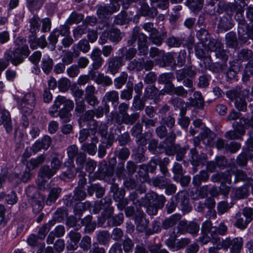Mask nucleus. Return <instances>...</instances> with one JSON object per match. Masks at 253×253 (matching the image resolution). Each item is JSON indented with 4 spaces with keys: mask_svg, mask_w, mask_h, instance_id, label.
Returning a JSON list of instances; mask_svg holds the SVG:
<instances>
[{
    "mask_svg": "<svg viewBox=\"0 0 253 253\" xmlns=\"http://www.w3.org/2000/svg\"><path fill=\"white\" fill-rule=\"evenodd\" d=\"M232 125L234 129L227 131L225 134V137L230 140L240 139L245 133V128L240 125L239 121L234 122Z\"/></svg>",
    "mask_w": 253,
    "mask_h": 253,
    "instance_id": "20",
    "label": "nucleus"
},
{
    "mask_svg": "<svg viewBox=\"0 0 253 253\" xmlns=\"http://www.w3.org/2000/svg\"><path fill=\"white\" fill-rule=\"evenodd\" d=\"M230 68L225 73L227 78L229 79H233L235 78L237 72L240 70V65L237 62H230Z\"/></svg>",
    "mask_w": 253,
    "mask_h": 253,
    "instance_id": "45",
    "label": "nucleus"
},
{
    "mask_svg": "<svg viewBox=\"0 0 253 253\" xmlns=\"http://www.w3.org/2000/svg\"><path fill=\"white\" fill-rule=\"evenodd\" d=\"M140 7L139 14L140 15L149 18H154L158 14V10L155 7L150 8L144 0H140Z\"/></svg>",
    "mask_w": 253,
    "mask_h": 253,
    "instance_id": "23",
    "label": "nucleus"
},
{
    "mask_svg": "<svg viewBox=\"0 0 253 253\" xmlns=\"http://www.w3.org/2000/svg\"><path fill=\"white\" fill-rule=\"evenodd\" d=\"M243 10L236 12L234 18L238 23V33L239 39L242 43H245L248 39L253 40V24L250 26L247 24L243 17Z\"/></svg>",
    "mask_w": 253,
    "mask_h": 253,
    "instance_id": "5",
    "label": "nucleus"
},
{
    "mask_svg": "<svg viewBox=\"0 0 253 253\" xmlns=\"http://www.w3.org/2000/svg\"><path fill=\"white\" fill-rule=\"evenodd\" d=\"M40 18L36 15L30 19V31L32 34H36V32L39 31L40 26Z\"/></svg>",
    "mask_w": 253,
    "mask_h": 253,
    "instance_id": "52",
    "label": "nucleus"
},
{
    "mask_svg": "<svg viewBox=\"0 0 253 253\" xmlns=\"http://www.w3.org/2000/svg\"><path fill=\"white\" fill-rule=\"evenodd\" d=\"M222 46L220 43L216 42L213 46H210V50L214 52L217 58L226 61L227 60V55Z\"/></svg>",
    "mask_w": 253,
    "mask_h": 253,
    "instance_id": "33",
    "label": "nucleus"
},
{
    "mask_svg": "<svg viewBox=\"0 0 253 253\" xmlns=\"http://www.w3.org/2000/svg\"><path fill=\"white\" fill-rule=\"evenodd\" d=\"M207 6L211 15H216L222 12V4L221 2H218V0H210Z\"/></svg>",
    "mask_w": 253,
    "mask_h": 253,
    "instance_id": "31",
    "label": "nucleus"
},
{
    "mask_svg": "<svg viewBox=\"0 0 253 253\" xmlns=\"http://www.w3.org/2000/svg\"><path fill=\"white\" fill-rule=\"evenodd\" d=\"M89 49L90 45L86 40L80 41L77 44L73 45L72 47L73 53L77 56H79L80 51L86 53L89 51Z\"/></svg>",
    "mask_w": 253,
    "mask_h": 253,
    "instance_id": "30",
    "label": "nucleus"
},
{
    "mask_svg": "<svg viewBox=\"0 0 253 253\" xmlns=\"http://www.w3.org/2000/svg\"><path fill=\"white\" fill-rule=\"evenodd\" d=\"M150 56L154 58L156 61H158L163 57L164 52L160 50L158 48L152 47L150 49Z\"/></svg>",
    "mask_w": 253,
    "mask_h": 253,
    "instance_id": "61",
    "label": "nucleus"
},
{
    "mask_svg": "<svg viewBox=\"0 0 253 253\" xmlns=\"http://www.w3.org/2000/svg\"><path fill=\"white\" fill-rule=\"evenodd\" d=\"M243 217L246 218L245 221H251L253 219V209L250 208H246L242 212H239L236 213L235 218L236 221H243Z\"/></svg>",
    "mask_w": 253,
    "mask_h": 253,
    "instance_id": "34",
    "label": "nucleus"
},
{
    "mask_svg": "<svg viewBox=\"0 0 253 253\" xmlns=\"http://www.w3.org/2000/svg\"><path fill=\"white\" fill-rule=\"evenodd\" d=\"M137 230L142 232H146L147 234H151L160 231L161 222H136Z\"/></svg>",
    "mask_w": 253,
    "mask_h": 253,
    "instance_id": "17",
    "label": "nucleus"
},
{
    "mask_svg": "<svg viewBox=\"0 0 253 253\" xmlns=\"http://www.w3.org/2000/svg\"><path fill=\"white\" fill-rule=\"evenodd\" d=\"M227 96L231 100L235 99V106L239 111L245 112L247 110V103L246 101L238 97V92L235 90H228L226 92Z\"/></svg>",
    "mask_w": 253,
    "mask_h": 253,
    "instance_id": "21",
    "label": "nucleus"
},
{
    "mask_svg": "<svg viewBox=\"0 0 253 253\" xmlns=\"http://www.w3.org/2000/svg\"><path fill=\"white\" fill-rule=\"evenodd\" d=\"M139 28L135 27L133 30V34L128 41L130 45H133L138 38V54L146 55L147 54L148 46L147 44V37L142 33H139Z\"/></svg>",
    "mask_w": 253,
    "mask_h": 253,
    "instance_id": "9",
    "label": "nucleus"
},
{
    "mask_svg": "<svg viewBox=\"0 0 253 253\" xmlns=\"http://www.w3.org/2000/svg\"><path fill=\"white\" fill-rule=\"evenodd\" d=\"M209 178V175L206 171L203 170L193 178L192 183L195 186H199L202 182L206 181Z\"/></svg>",
    "mask_w": 253,
    "mask_h": 253,
    "instance_id": "50",
    "label": "nucleus"
},
{
    "mask_svg": "<svg viewBox=\"0 0 253 253\" xmlns=\"http://www.w3.org/2000/svg\"><path fill=\"white\" fill-rule=\"evenodd\" d=\"M139 115L138 113H134L131 115H129L127 113L120 116L121 120H119L118 123L121 124L122 123L126 125H132L139 118Z\"/></svg>",
    "mask_w": 253,
    "mask_h": 253,
    "instance_id": "40",
    "label": "nucleus"
},
{
    "mask_svg": "<svg viewBox=\"0 0 253 253\" xmlns=\"http://www.w3.org/2000/svg\"><path fill=\"white\" fill-rule=\"evenodd\" d=\"M220 243L221 244H218V248H223L227 250L230 248L232 253H239L243 246V239L239 237L232 240L229 238L223 240L220 238Z\"/></svg>",
    "mask_w": 253,
    "mask_h": 253,
    "instance_id": "12",
    "label": "nucleus"
},
{
    "mask_svg": "<svg viewBox=\"0 0 253 253\" xmlns=\"http://www.w3.org/2000/svg\"><path fill=\"white\" fill-rule=\"evenodd\" d=\"M120 9V5L115 3L111 5H104L99 6L97 10V13L99 16H104L109 14H111L113 12L118 11Z\"/></svg>",
    "mask_w": 253,
    "mask_h": 253,
    "instance_id": "28",
    "label": "nucleus"
},
{
    "mask_svg": "<svg viewBox=\"0 0 253 253\" xmlns=\"http://www.w3.org/2000/svg\"><path fill=\"white\" fill-rule=\"evenodd\" d=\"M160 92L154 85H149L145 90V98H151L158 99L159 97Z\"/></svg>",
    "mask_w": 253,
    "mask_h": 253,
    "instance_id": "48",
    "label": "nucleus"
},
{
    "mask_svg": "<svg viewBox=\"0 0 253 253\" xmlns=\"http://www.w3.org/2000/svg\"><path fill=\"white\" fill-rule=\"evenodd\" d=\"M3 124L7 133H9L12 130V126L10 115L8 111L0 109V126Z\"/></svg>",
    "mask_w": 253,
    "mask_h": 253,
    "instance_id": "24",
    "label": "nucleus"
},
{
    "mask_svg": "<svg viewBox=\"0 0 253 253\" xmlns=\"http://www.w3.org/2000/svg\"><path fill=\"white\" fill-rule=\"evenodd\" d=\"M98 125L96 129H90L92 133L96 134V131L98 130V133L102 137H106L108 133V126L106 123L98 122Z\"/></svg>",
    "mask_w": 253,
    "mask_h": 253,
    "instance_id": "55",
    "label": "nucleus"
},
{
    "mask_svg": "<svg viewBox=\"0 0 253 253\" xmlns=\"http://www.w3.org/2000/svg\"><path fill=\"white\" fill-rule=\"evenodd\" d=\"M71 82L70 80L66 78H63L58 81V88L60 91L65 92L70 87Z\"/></svg>",
    "mask_w": 253,
    "mask_h": 253,
    "instance_id": "64",
    "label": "nucleus"
},
{
    "mask_svg": "<svg viewBox=\"0 0 253 253\" xmlns=\"http://www.w3.org/2000/svg\"><path fill=\"white\" fill-rule=\"evenodd\" d=\"M55 173L48 166H44L39 170L38 173L39 177H46L50 178Z\"/></svg>",
    "mask_w": 253,
    "mask_h": 253,
    "instance_id": "54",
    "label": "nucleus"
},
{
    "mask_svg": "<svg viewBox=\"0 0 253 253\" xmlns=\"http://www.w3.org/2000/svg\"><path fill=\"white\" fill-rule=\"evenodd\" d=\"M249 186L244 185L243 186L233 189L231 194L237 199H241L246 198L248 195Z\"/></svg>",
    "mask_w": 253,
    "mask_h": 253,
    "instance_id": "36",
    "label": "nucleus"
},
{
    "mask_svg": "<svg viewBox=\"0 0 253 253\" xmlns=\"http://www.w3.org/2000/svg\"><path fill=\"white\" fill-rule=\"evenodd\" d=\"M174 140H172V148L173 155L176 154V160L178 161H181L184 158L186 154L187 149L185 148H182L178 145L174 146Z\"/></svg>",
    "mask_w": 253,
    "mask_h": 253,
    "instance_id": "49",
    "label": "nucleus"
},
{
    "mask_svg": "<svg viewBox=\"0 0 253 253\" xmlns=\"http://www.w3.org/2000/svg\"><path fill=\"white\" fill-rule=\"evenodd\" d=\"M174 139V135L171 133L170 134L169 137L166 138L159 145L157 140L152 139L149 142L148 149L151 152H152L155 154L162 153L165 152L166 155H172V140Z\"/></svg>",
    "mask_w": 253,
    "mask_h": 253,
    "instance_id": "6",
    "label": "nucleus"
},
{
    "mask_svg": "<svg viewBox=\"0 0 253 253\" xmlns=\"http://www.w3.org/2000/svg\"><path fill=\"white\" fill-rule=\"evenodd\" d=\"M122 65V59L121 57H115L108 60V72L112 75L118 72L119 69Z\"/></svg>",
    "mask_w": 253,
    "mask_h": 253,
    "instance_id": "29",
    "label": "nucleus"
},
{
    "mask_svg": "<svg viewBox=\"0 0 253 253\" xmlns=\"http://www.w3.org/2000/svg\"><path fill=\"white\" fill-rule=\"evenodd\" d=\"M95 113L93 110L86 111L80 118L79 124L80 127L85 126H89L90 129H96L98 125V122L94 120Z\"/></svg>",
    "mask_w": 253,
    "mask_h": 253,
    "instance_id": "15",
    "label": "nucleus"
},
{
    "mask_svg": "<svg viewBox=\"0 0 253 253\" xmlns=\"http://www.w3.org/2000/svg\"><path fill=\"white\" fill-rule=\"evenodd\" d=\"M83 203L75 207L74 212L75 217L71 216L68 218V213L66 209L64 208H59L57 210L53 215V221H62L66 220V221H78L81 219V216L82 215V211L81 208H83ZM49 221H52L49 220Z\"/></svg>",
    "mask_w": 253,
    "mask_h": 253,
    "instance_id": "7",
    "label": "nucleus"
},
{
    "mask_svg": "<svg viewBox=\"0 0 253 253\" xmlns=\"http://www.w3.org/2000/svg\"><path fill=\"white\" fill-rule=\"evenodd\" d=\"M127 74L125 72L121 73V75L114 80V84L116 88L120 89L125 84L127 79Z\"/></svg>",
    "mask_w": 253,
    "mask_h": 253,
    "instance_id": "60",
    "label": "nucleus"
},
{
    "mask_svg": "<svg viewBox=\"0 0 253 253\" xmlns=\"http://www.w3.org/2000/svg\"><path fill=\"white\" fill-rule=\"evenodd\" d=\"M74 107L73 101L65 97L58 95L53 104L49 108L48 112L53 117H60L64 122H69L72 116L71 111Z\"/></svg>",
    "mask_w": 253,
    "mask_h": 253,
    "instance_id": "1",
    "label": "nucleus"
},
{
    "mask_svg": "<svg viewBox=\"0 0 253 253\" xmlns=\"http://www.w3.org/2000/svg\"><path fill=\"white\" fill-rule=\"evenodd\" d=\"M0 200H4L8 204L14 205L18 201L16 193L14 191H11L8 193H0Z\"/></svg>",
    "mask_w": 253,
    "mask_h": 253,
    "instance_id": "35",
    "label": "nucleus"
},
{
    "mask_svg": "<svg viewBox=\"0 0 253 253\" xmlns=\"http://www.w3.org/2000/svg\"><path fill=\"white\" fill-rule=\"evenodd\" d=\"M139 95H135L134 97L132 107L134 108L135 110H141L144 108L145 106V98L143 97L142 99H140Z\"/></svg>",
    "mask_w": 253,
    "mask_h": 253,
    "instance_id": "58",
    "label": "nucleus"
},
{
    "mask_svg": "<svg viewBox=\"0 0 253 253\" xmlns=\"http://www.w3.org/2000/svg\"><path fill=\"white\" fill-rule=\"evenodd\" d=\"M227 44L232 47L235 48L238 46V42L236 39V34L233 32L226 34L225 36Z\"/></svg>",
    "mask_w": 253,
    "mask_h": 253,
    "instance_id": "56",
    "label": "nucleus"
},
{
    "mask_svg": "<svg viewBox=\"0 0 253 253\" xmlns=\"http://www.w3.org/2000/svg\"><path fill=\"white\" fill-rule=\"evenodd\" d=\"M59 36V33H57V31L53 30L51 32L48 37V41L49 42L48 48L51 51H53L55 49L56 44L58 42Z\"/></svg>",
    "mask_w": 253,
    "mask_h": 253,
    "instance_id": "51",
    "label": "nucleus"
},
{
    "mask_svg": "<svg viewBox=\"0 0 253 253\" xmlns=\"http://www.w3.org/2000/svg\"><path fill=\"white\" fill-rule=\"evenodd\" d=\"M18 109L23 114L30 115L33 112L36 104V97L33 93L26 94L21 99L15 98Z\"/></svg>",
    "mask_w": 253,
    "mask_h": 253,
    "instance_id": "8",
    "label": "nucleus"
},
{
    "mask_svg": "<svg viewBox=\"0 0 253 253\" xmlns=\"http://www.w3.org/2000/svg\"><path fill=\"white\" fill-rule=\"evenodd\" d=\"M109 33V40L112 42H118L121 41L122 37L119 30L114 28H111L108 30Z\"/></svg>",
    "mask_w": 253,
    "mask_h": 253,
    "instance_id": "57",
    "label": "nucleus"
},
{
    "mask_svg": "<svg viewBox=\"0 0 253 253\" xmlns=\"http://www.w3.org/2000/svg\"><path fill=\"white\" fill-rule=\"evenodd\" d=\"M195 75L194 71L191 68H187L179 70L176 74V79L178 82L183 81V85L189 88L188 90L189 92H192L195 90V88L193 87Z\"/></svg>",
    "mask_w": 253,
    "mask_h": 253,
    "instance_id": "11",
    "label": "nucleus"
},
{
    "mask_svg": "<svg viewBox=\"0 0 253 253\" xmlns=\"http://www.w3.org/2000/svg\"><path fill=\"white\" fill-rule=\"evenodd\" d=\"M190 155V161L191 164L194 167L198 166L200 164L204 165L206 161L207 155L205 154H202L199 156L195 148L191 149Z\"/></svg>",
    "mask_w": 253,
    "mask_h": 253,
    "instance_id": "25",
    "label": "nucleus"
},
{
    "mask_svg": "<svg viewBox=\"0 0 253 253\" xmlns=\"http://www.w3.org/2000/svg\"><path fill=\"white\" fill-rule=\"evenodd\" d=\"M231 172L226 171L225 172H219L212 175L211 179L213 182H220L219 191L221 194L227 197L230 191V187L226 183L230 184L231 182Z\"/></svg>",
    "mask_w": 253,
    "mask_h": 253,
    "instance_id": "10",
    "label": "nucleus"
},
{
    "mask_svg": "<svg viewBox=\"0 0 253 253\" xmlns=\"http://www.w3.org/2000/svg\"><path fill=\"white\" fill-rule=\"evenodd\" d=\"M183 42V40L180 38L171 37L169 38L167 41V43L170 47H179Z\"/></svg>",
    "mask_w": 253,
    "mask_h": 253,
    "instance_id": "63",
    "label": "nucleus"
},
{
    "mask_svg": "<svg viewBox=\"0 0 253 253\" xmlns=\"http://www.w3.org/2000/svg\"><path fill=\"white\" fill-rule=\"evenodd\" d=\"M90 143L84 142L82 146V149L89 155L94 156L97 151L96 144L99 141L98 138L95 133H92L90 135Z\"/></svg>",
    "mask_w": 253,
    "mask_h": 253,
    "instance_id": "22",
    "label": "nucleus"
},
{
    "mask_svg": "<svg viewBox=\"0 0 253 253\" xmlns=\"http://www.w3.org/2000/svg\"><path fill=\"white\" fill-rule=\"evenodd\" d=\"M214 137V134L208 128H205L198 137L194 139V145L197 147L202 141L205 145H209Z\"/></svg>",
    "mask_w": 253,
    "mask_h": 253,
    "instance_id": "19",
    "label": "nucleus"
},
{
    "mask_svg": "<svg viewBox=\"0 0 253 253\" xmlns=\"http://www.w3.org/2000/svg\"><path fill=\"white\" fill-rule=\"evenodd\" d=\"M170 181V179L164 176L157 177L153 180L154 185L161 189H164Z\"/></svg>",
    "mask_w": 253,
    "mask_h": 253,
    "instance_id": "59",
    "label": "nucleus"
},
{
    "mask_svg": "<svg viewBox=\"0 0 253 253\" xmlns=\"http://www.w3.org/2000/svg\"><path fill=\"white\" fill-rule=\"evenodd\" d=\"M103 100L112 102V105L116 107L119 102V93L115 90L108 91L105 93Z\"/></svg>",
    "mask_w": 253,
    "mask_h": 253,
    "instance_id": "42",
    "label": "nucleus"
},
{
    "mask_svg": "<svg viewBox=\"0 0 253 253\" xmlns=\"http://www.w3.org/2000/svg\"><path fill=\"white\" fill-rule=\"evenodd\" d=\"M45 1V0H28L27 7L32 13H34L41 9Z\"/></svg>",
    "mask_w": 253,
    "mask_h": 253,
    "instance_id": "44",
    "label": "nucleus"
},
{
    "mask_svg": "<svg viewBox=\"0 0 253 253\" xmlns=\"http://www.w3.org/2000/svg\"><path fill=\"white\" fill-rule=\"evenodd\" d=\"M177 203L184 213H188L191 211L192 207L190 206L189 199L187 197L185 196L182 197L179 194L177 197Z\"/></svg>",
    "mask_w": 253,
    "mask_h": 253,
    "instance_id": "38",
    "label": "nucleus"
},
{
    "mask_svg": "<svg viewBox=\"0 0 253 253\" xmlns=\"http://www.w3.org/2000/svg\"><path fill=\"white\" fill-rule=\"evenodd\" d=\"M125 212L128 217L133 216L135 221H143L144 219L145 220L143 211L139 208H136V211H134L133 207H127L125 210Z\"/></svg>",
    "mask_w": 253,
    "mask_h": 253,
    "instance_id": "27",
    "label": "nucleus"
},
{
    "mask_svg": "<svg viewBox=\"0 0 253 253\" xmlns=\"http://www.w3.org/2000/svg\"><path fill=\"white\" fill-rule=\"evenodd\" d=\"M25 42L24 38L18 37L14 41V44L17 47L13 51L5 53L4 57L7 58L12 65L17 66L21 64L29 55L30 51Z\"/></svg>",
    "mask_w": 253,
    "mask_h": 253,
    "instance_id": "3",
    "label": "nucleus"
},
{
    "mask_svg": "<svg viewBox=\"0 0 253 253\" xmlns=\"http://www.w3.org/2000/svg\"><path fill=\"white\" fill-rule=\"evenodd\" d=\"M179 222L178 224L173 228L172 233L173 238H175L178 234L188 232L191 234H196L199 230V225L196 222Z\"/></svg>",
    "mask_w": 253,
    "mask_h": 253,
    "instance_id": "13",
    "label": "nucleus"
},
{
    "mask_svg": "<svg viewBox=\"0 0 253 253\" xmlns=\"http://www.w3.org/2000/svg\"><path fill=\"white\" fill-rule=\"evenodd\" d=\"M196 36L200 42L198 43L202 45V47H205L210 50V46H213L216 43L214 40L210 39V36L208 31L205 29L201 28L196 34Z\"/></svg>",
    "mask_w": 253,
    "mask_h": 253,
    "instance_id": "18",
    "label": "nucleus"
},
{
    "mask_svg": "<svg viewBox=\"0 0 253 253\" xmlns=\"http://www.w3.org/2000/svg\"><path fill=\"white\" fill-rule=\"evenodd\" d=\"M112 192L113 193L114 199L116 201H121L125 196V191L119 189L118 185L113 184L111 187Z\"/></svg>",
    "mask_w": 253,
    "mask_h": 253,
    "instance_id": "53",
    "label": "nucleus"
},
{
    "mask_svg": "<svg viewBox=\"0 0 253 253\" xmlns=\"http://www.w3.org/2000/svg\"><path fill=\"white\" fill-rule=\"evenodd\" d=\"M112 200L110 197H105L104 198L96 201L94 205L93 211L96 214L101 209H104L101 213V217L98 219V221H123L124 214L122 212L119 213L115 216H112L113 208L110 207Z\"/></svg>",
    "mask_w": 253,
    "mask_h": 253,
    "instance_id": "2",
    "label": "nucleus"
},
{
    "mask_svg": "<svg viewBox=\"0 0 253 253\" xmlns=\"http://www.w3.org/2000/svg\"><path fill=\"white\" fill-rule=\"evenodd\" d=\"M61 192V189L58 187H54L51 189L47 197L46 203L50 206L54 203L59 197Z\"/></svg>",
    "mask_w": 253,
    "mask_h": 253,
    "instance_id": "43",
    "label": "nucleus"
},
{
    "mask_svg": "<svg viewBox=\"0 0 253 253\" xmlns=\"http://www.w3.org/2000/svg\"><path fill=\"white\" fill-rule=\"evenodd\" d=\"M53 67V60L48 55H44L41 62V68L44 73L48 74Z\"/></svg>",
    "mask_w": 253,
    "mask_h": 253,
    "instance_id": "37",
    "label": "nucleus"
},
{
    "mask_svg": "<svg viewBox=\"0 0 253 253\" xmlns=\"http://www.w3.org/2000/svg\"><path fill=\"white\" fill-rule=\"evenodd\" d=\"M44 160L42 156H40L36 159H31L29 162L27 163V167L28 169H34L39 165L42 164Z\"/></svg>",
    "mask_w": 253,
    "mask_h": 253,
    "instance_id": "62",
    "label": "nucleus"
},
{
    "mask_svg": "<svg viewBox=\"0 0 253 253\" xmlns=\"http://www.w3.org/2000/svg\"><path fill=\"white\" fill-rule=\"evenodd\" d=\"M157 165H159L158 156L153 157L147 165H140L138 171L139 176L142 177L143 179H146L148 171L153 172Z\"/></svg>",
    "mask_w": 253,
    "mask_h": 253,
    "instance_id": "16",
    "label": "nucleus"
},
{
    "mask_svg": "<svg viewBox=\"0 0 253 253\" xmlns=\"http://www.w3.org/2000/svg\"><path fill=\"white\" fill-rule=\"evenodd\" d=\"M67 167V170L62 172L59 175V177L61 180L68 181L75 176L76 174V170L74 166L73 165Z\"/></svg>",
    "mask_w": 253,
    "mask_h": 253,
    "instance_id": "41",
    "label": "nucleus"
},
{
    "mask_svg": "<svg viewBox=\"0 0 253 253\" xmlns=\"http://www.w3.org/2000/svg\"><path fill=\"white\" fill-rule=\"evenodd\" d=\"M227 230V226L222 222H221L218 227L213 226L211 222H203L202 227V231L205 233H210L211 234V237H209L210 241L213 235H216L217 237H219L218 234L220 235H225Z\"/></svg>",
    "mask_w": 253,
    "mask_h": 253,
    "instance_id": "14",
    "label": "nucleus"
},
{
    "mask_svg": "<svg viewBox=\"0 0 253 253\" xmlns=\"http://www.w3.org/2000/svg\"><path fill=\"white\" fill-rule=\"evenodd\" d=\"M185 4L194 12H197L202 9L204 0H186Z\"/></svg>",
    "mask_w": 253,
    "mask_h": 253,
    "instance_id": "39",
    "label": "nucleus"
},
{
    "mask_svg": "<svg viewBox=\"0 0 253 253\" xmlns=\"http://www.w3.org/2000/svg\"><path fill=\"white\" fill-rule=\"evenodd\" d=\"M45 198L41 195H39L38 198L35 197L32 201V206L34 212H37L41 211L44 205Z\"/></svg>",
    "mask_w": 253,
    "mask_h": 253,
    "instance_id": "46",
    "label": "nucleus"
},
{
    "mask_svg": "<svg viewBox=\"0 0 253 253\" xmlns=\"http://www.w3.org/2000/svg\"><path fill=\"white\" fill-rule=\"evenodd\" d=\"M68 236L70 238L71 242H67V249L69 251L76 250L78 247V243L81 238V234L80 233L71 231L68 234Z\"/></svg>",
    "mask_w": 253,
    "mask_h": 253,
    "instance_id": "26",
    "label": "nucleus"
},
{
    "mask_svg": "<svg viewBox=\"0 0 253 253\" xmlns=\"http://www.w3.org/2000/svg\"><path fill=\"white\" fill-rule=\"evenodd\" d=\"M95 83L100 85L109 86L113 83L112 79L108 76H104L103 74L98 73L95 79Z\"/></svg>",
    "mask_w": 253,
    "mask_h": 253,
    "instance_id": "47",
    "label": "nucleus"
},
{
    "mask_svg": "<svg viewBox=\"0 0 253 253\" xmlns=\"http://www.w3.org/2000/svg\"><path fill=\"white\" fill-rule=\"evenodd\" d=\"M166 201L163 195L159 196L155 192L146 194L144 198L142 199V206L146 209L149 215H155L159 209L162 208Z\"/></svg>",
    "mask_w": 253,
    "mask_h": 253,
    "instance_id": "4",
    "label": "nucleus"
},
{
    "mask_svg": "<svg viewBox=\"0 0 253 253\" xmlns=\"http://www.w3.org/2000/svg\"><path fill=\"white\" fill-rule=\"evenodd\" d=\"M78 147L76 145H72L67 149V153L69 157L68 160L65 163L66 167L74 166V159L79 153Z\"/></svg>",
    "mask_w": 253,
    "mask_h": 253,
    "instance_id": "32",
    "label": "nucleus"
}]
</instances>
